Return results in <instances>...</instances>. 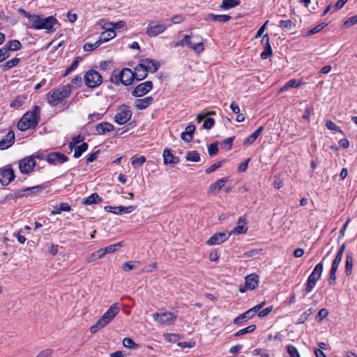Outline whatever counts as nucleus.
<instances>
[{
  "instance_id": "nucleus-1",
  "label": "nucleus",
  "mask_w": 357,
  "mask_h": 357,
  "mask_svg": "<svg viewBox=\"0 0 357 357\" xmlns=\"http://www.w3.org/2000/svg\"><path fill=\"white\" fill-rule=\"evenodd\" d=\"M40 121V107L34 106L33 109L25 113L17 123V128L21 131L34 129Z\"/></svg>"
},
{
  "instance_id": "nucleus-2",
  "label": "nucleus",
  "mask_w": 357,
  "mask_h": 357,
  "mask_svg": "<svg viewBox=\"0 0 357 357\" xmlns=\"http://www.w3.org/2000/svg\"><path fill=\"white\" fill-rule=\"evenodd\" d=\"M31 24L29 28L33 29H45L46 33L54 32L56 29L54 25L58 24V20L53 16L43 17L42 15H35L32 17Z\"/></svg>"
},
{
  "instance_id": "nucleus-3",
  "label": "nucleus",
  "mask_w": 357,
  "mask_h": 357,
  "mask_svg": "<svg viewBox=\"0 0 357 357\" xmlns=\"http://www.w3.org/2000/svg\"><path fill=\"white\" fill-rule=\"evenodd\" d=\"M71 93L70 84L63 85L56 89L51 90L47 94V101L52 107L58 105Z\"/></svg>"
},
{
  "instance_id": "nucleus-4",
  "label": "nucleus",
  "mask_w": 357,
  "mask_h": 357,
  "mask_svg": "<svg viewBox=\"0 0 357 357\" xmlns=\"http://www.w3.org/2000/svg\"><path fill=\"white\" fill-rule=\"evenodd\" d=\"M119 312L116 303L112 305L97 322L91 327V332L96 333L99 329L107 325Z\"/></svg>"
},
{
  "instance_id": "nucleus-5",
  "label": "nucleus",
  "mask_w": 357,
  "mask_h": 357,
  "mask_svg": "<svg viewBox=\"0 0 357 357\" xmlns=\"http://www.w3.org/2000/svg\"><path fill=\"white\" fill-rule=\"evenodd\" d=\"M136 76L137 73L132 71L131 68H122L121 70L116 74H115V70L114 71L111 77V81L116 85L121 83L127 86L132 84Z\"/></svg>"
},
{
  "instance_id": "nucleus-6",
  "label": "nucleus",
  "mask_w": 357,
  "mask_h": 357,
  "mask_svg": "<svg viewBox=\"0 0 357 357\" xmlns=\"http://www.w3.org/2000/svg\"><path fill=\"white\" fill-rule=\"evenodd\" d=\"M326 257V256L324 257L322 261L315 266L314 270L309 275L305 287V291L307 294L310 293L313 290L317 282L321 278L323 271V261L325 259Z\"/></svg>"
},
{
  "instance_id": "nucleus-7",
  "label": "nucleus",
  "mask_w": 357,
  "mask_h": 357,
  "mask_svg": "<svg viewBox=\"0 0 357 357\" xmlns=\"http://www.w3.org/2000/svg\"><path fill=\"white\" fill-rule=\"evenodd\" d=\"M84 82L89 88H96L102 83V77L99 73L91 68L85 73Z\"/></svg>"
},
{
  "instance_id": "nucleus-8",
  "label": "nucleus",
  "mask_w": 357,
  "mask_h": 357,
  "mask_svg": "<svg viewBox=\"0 0 357 357\" xmlns=\"http://www.w3.org/2000/svg\"><path fill=\"white\" fill-rule=\"evenodd\" d=\"M177 315L174 313L167 311L155 312L153 314L154 321L164 326L172 325Z\"/></svg>"
},
{
  "instance_id": "nucleus-9",
  "label": "nucleus",
  "mask_w": 357,
  "mask_h": 357,
  "mask_svg": "<svg viewBox=\"0 0 357 357\" xmlns=\"http://www.w3.org/2000/svg\"><path fill=\"white\" fill-rule=\"evenodd\" d=\"M131 116L132 112L129 107L126 105H122L119 108L114 116V120L115 122L119 125H123L131 119Z\"/></svg>"
},
{
  "instance_id": "nucleus-10",
  "label": "nucleus",
  "mask_w": 357,
  "mask_h": 357,
  "mask_svg": "<svg viewBox=\"0 0 357 357\" xmlns=\"http://www.w3.org/2000/svg\"><path fill=\"white\" fill-rule=\"evenodd\" d=\"M36 160L33 157H25L19 162V169L22 174H27L31 172L36 166Z\"/></svg>"
},
{
  "instance_id": "nucleus-11",
  "label": "nucleus",
  "mask_w": 357,
  "mask_h": 357,
  "mask_svg": "<svg viewBox=\"0 0 357 357\" xmlns=\"http://www.w3.org/2000/svg\"><path fill=\"white\" fill-rule=\"evenodd\" d=\"M15 177L13 169L10 166L0 168V183L8 185Z\"/></svg>"
},
{
  "instance_id": "nucleus-12",
  "label": "nucleus",
  "mask_w": 357,
  "mask_h": 357,
  "mask_svg": "<svg viewBox=\"0 0 357 357\" xmlns=\"http://www.w3.org/2000/svg\"><path fill=\"white\" fill-rule=\"evenodd\" d=\"M153 88V84L151 81H146L137 85L132 91V96L134 97H142L148 93Z\"/></svg>"
},
{
  "instance_id": "nucleus-13",
  "label": "nucleus",
  "mask_w": 357,
  "mask_h": 357,
  "mask_svg": "<svg viewBox=\"0 0 357 357\" xmlns=\"http://www.w3.org/2000/svg\"><path fill=\"white\" fill-rule=\"evenodd\" d=\"M46 160L50 164L56 165L67 162L68 158L62 153L52 152L47 155Z\"/></svg>"
},
{
  "instance_id": "nucleus-14",
  "label": "nucleus",
  "mask_w": 357,
  "mask_h": 357,
  "mask_svg": "<svg viewBox=\"0 0 357 357\" xmlns=\"http://www.w3.org/2000/svg\"><path fill=\"white\" fill-rule=\"evenodd\" d=\"M167 27L165 24H154L153 22H150L147 26L146 34L149 37H155L165 32Z\"/></svg>"
},
{
  "instance_id": "nucleus-15",
  "label": "nucleus",
  "mask_w": 357,
  "mask_h": 357,
  "mask_svg": "<svg viewBox=\"0 0 357 357\" xmlns=\"http://www.w3.org/2000/svg\"><path fill=\"white\" fill-rule=\"evenodd\" d=\"M231 233L218 232L213 234L206 242L208 245H220L226 241L230 236Z\"/></svg>"
},
{
  "instance_id": "nucleus-16",
  "label": "nucleus",
  "mask_w": 357,
  "mask_h": 357,
  "mask_svg": "<svg viewBox=\"0 0 357 357\" xmlns=\"http://www.w3.org/2000/svg\"><path fill=\"white\" fill-rule=\"evenodd\" d=\"M162 156L164 158V163L174 167L179 162V158L172 154L171 149H165L163 151Z\"/></svg>"
},
{
  "instance_id": "nucleus-17",
  "label": "nucleus",
  "mask_w": 357,
  "mask_h": 357,
  "mask_svg": "<svg viewBox=\"0 0 357 357\" xmlns=\"http://www.w3.org/2000/svg\"><path fill=\"white\" fill-rule=\"evenodd\" d=\"M248 227L246 226L245 216H241L237 222V226L235 227L229 233L231 234H241L246 233Z\"/></svg>"
},
{
  "instance_id": "nucleus-18",
  "label": "nucleus",
  "mask_w": 357,
  "mask_h": 357,
  "mask_svg": "<svg viewBox=\"0 0 357 357\" xmlns=\"http://www.w3.org/2000/svg\"><path fill=\"white\" fill-rule=\"evenodd\" d=\"M15 142V133L10 130L3 139L0 141V149L5 150L10 147Z\"/></svg>"
},
{
  "instance_id": "nucleus-19",
  "label": "nucleus",
  "mask_w": 357,
  "mask_h": 357,
  "mask_svg": "<svg viewBox=\"0 0 357 357\" xmlns=\"http://www.w3.org/2000/svg\"><path fill=\"white\" fill-rule=\"evenodd\" d=\"M229 181L227 177H223L218 179L216 182L210 185L208 188V193L216 195L218 192Z\"/></svg>"
},
{
  "instance_id": "nucleus-20",
  "label": "nucleus",
  "mask_w": 357,
  "mask_h": 357,
  "mask_svg": "<svg viewBox=\"0 0 357 357\" xmlns=\"http://www.w3.org/2000/svg\"><path fill=\"white\" fill-rule=\"evenodd\" d=\"M258 275L251 274L245 277V288L250 290L255 289L259 284Z\"/></svg>"
},
{
  "instance_id": "nucleus-21",
  "label": "nucleus",
  "mask_w": 357,
  "mask_h": 357,
  "mask_svg": "<svg viewBox=\"0 0 357 357\" xmlns=\"http://www.w3.org/2000/svg\"><path fill=\"white\" fill-rule=\"evenodd\" d=\"M153 101L152 96H148L144 98L136 99L135 105L137 109L142 110L146 109Z\"/></svg>"
},
{
  "instance_id": "nucleus-22",
  "label": "nucleus",
  "mask_w": 357,
  "mask_h": 357,
  "mask_svg": "<svg viewBox=\"0 0 357 357\" xmlns=\"http://www.w3.org/2000/svg\"><path fill=\"white\" fill-rule=\"evenodd\" d=\"M189 35H185V45L188 46L189 48L192 49L197 53H200L204 50V45L203 43L199 41L196 43H194L192 40H190Z\"/></svg>"
},
{
  "instance_id": "nucleus-23",
  "label": "nucleus",
  "mask_w": 357,
  "mask_h": 357,
  "mask_svg": "<svg viewBox=\"0 0 357 357\" xmlns=\"http://www.w3.org/2000/svg\"><path fill=\"white\" fill-rule=\"evenodd\" d=\"M123 241L118 242L115 244L108 245L105 248H100L99 253L101 255H105L106 254L114 253L117 251L119 248L123 246Z\"/></svg>"
},
{
  "instance_id": "nucleus-24",
  "label": "nucleus",
  "mask_w": 357,
  "mask_h": 357,
  "mask_svg": "<svg viewBox=\"0 0 357 357\" xmlns=\"http://www.w3.org/2000/svg\"><path fill=\"white\" fill-rule=\"evenodd\" d=\"M195 127L194 125H192V124L188 125L185 128V131L181 133V139L186 142H191L192 139V137H193V134L195 132Z\"/></svg>"
},
{
  "instance_id": "nucleus-25",
  "label": "nucleus",
  "mask_w": 357,
  "mask_h": 357,
  "mask_svg": "<svg viewBox=\"0 0 357 357\" xmlns=\"http://www.w3.org/2000/svg\"><path fill=\"white\" fill-rule=\"evenodd\" d=\"M114 128V126L108 122H102L96 126V131L100 135H105L107 132H112Z\"/></svg>"
},
{
  "instance_id": "nucleus-26",
  "label": "nucleus",
  "mask_w": 357,
  "mask_h": 357,
  "mask_svg": "<svg viewBox=\"0 0 357 357\" xmlns=\"http://www.w3.org/2000/svg\"><path fill=\"white\" fill-rule=\"evenodd\" d=\"M162 63L155 59H142L137 67H160Z\"/></svg>"
},
{
  "instance_id": "nucleus-27",
  "label": "nucleus",
  "mask_w": 357,
  "mask_h": 357,
  "mask_svg": "<svg viewBox=\"0 0 357 357\" xmlns=\"http://www.w3.org/2000/svg\"><path fill=\"white\" fill-rule=\"evenodd\" d=\"M116 36V33L112 29L107 27L106 30L101 33L98 40L101 41V44L114 38Z\"/></svg>"
},
{
  "instance_id": "nucleus-28",
  "label": "nucleus",
  "mask_w": 357,
  "mask_h": 357,
  "mask_svg": "<svg viewBox=\"0 0 357 357\" xmlns=\"http://www.w3.org/2000/svg\"><path fill=\"white\" fill-rule=\"evenodd\" d=\"M264 130V127L261 126L258 129H257L254 132H252L250 136H248L243 142L244 145L248 146L251 145L257 138L261 135V132Z\"/></svg>"
},
{
  "instance_id": "nucleus-29",
  "label": "nucleus",
  "mask_w": 357,
  "mask_h": 357,
  "mask_svg": "<svg viewBox=\"0 0 357 357\" xmlns=\"http://www.w3.org/2000/svg\"><path fill=\"white\" fill-rule=\"evenodd\" d=\"M158 69V68H134L135 70L133 72L137 73V76L135 79L142 80L146 77L149 71L151 73H155Z\"/></svg>"
},
{
  "instance_id": "nucleus-30",
  "label": "nucleus",
  "mask_w": 357,
  "mask_h": 357,
  "mask_svg": "<svg viewBox=\"0 0 357 357\" xmlns=\"http://www.w3.org/2000/svg\"><path fill=\"white\" fill-rule=\"evenodd\" d=\"M22 45L17 40H13L8 41L6 45L3 47L6 50L8 54H10V51H16L21 48Z\"/></svg>"
},
{
  "instance_id": "nucleus-31",
  "label": "nucleus",
  "mask_w": 357,
  "mask_h": 357,
  "mask_svg": "<svg viewBox=\"0 0 357 357\" xmlns=\"http://www.w3.org/2000/svg\"><path fill=\"white\" fill-rule=\"evenodd\" d=\"M102 198L98 195V193H93L90 196L87 197L82 201V204L84 205H92L101 202Z\"/></svg>"
},
{
  "instance_id": "nucleus-32",
  "label": "nucleus",
  "mask_w": 357,
  "mask_h": 357,
  "mask_svg": "<svg viewBox=\"0 0 357 357\" xmlns=\"http://www.w3.org/2000/svg\"><path fill=\"white\" fill-rule=\"evenodd\" d=\"M240 0H223L220 8L222 10H229L240 4Z\"/></svg>"
},
{
  "instance_id": "nucleus-33",
  "label": "nucleus",
  "mask_w": 357,
  "mask_h": 357,
  "mask_svg": "<svg viewBox=\"0 0 357 357\" xmlns=\"http://www.w3.org/2000/svg\"><path fill=\"white\" fill-rule=\"evenodd\" d=\"M135 208H136V206H115L114 211H113V213L116 214V215H121V214H123V213H130L132 212Z\"/></svg>"
},
{
  "instance_id": "nucleus-34",
  "label": "nucleus",
  "mask_w": 357,
  "mask_h": 357,
  "mask_svg": "<svg viewBox=\"0 0 357 357\" xmlns=\"http://www.w3.org/2000/svg\"><path fill=\"white\" fill-rule=\"evenodd\" d=\"M208 18L213 21L225 23L228 22L231 17L228 15H215L211 13L208 15Z\"/></svg>"
},
{
  "instance_id": "nucleus-35",
  "label": "nucleus",
  "mask_w": 357,
  "mask_h": 357,
  "mask_svg": "<svg viewBox=\"0 0 357 357\" xmlns=\"http://www.w3.org/2000/svg\"><path fill=\"white\" fill-rule=\"evenodd\" d=\"M353 256L352 253H347L346 255V261H345V273L347 275H350L351 274L352 268H353Z\"/></svg>"
},
{
  "instance_id": "nucleus-36",
  "label": "nucleus",
  "mask_w": 357,
  "mask_h": 357,
  "mask_svg": "<svg viewBox=\"0 0 357 357\" xmlns=\"http://www.w3.org/2000/svg\"><path fill=\"white\" fill-rule=\"evenodd\" d=\"M250 312H251V311L247 310L244 313H243V314H240L239 316H238L237 317H236L234 319L233 323L234 324H241L243 323L245 320L250 319L251 318H252V316L250 314Z\"/></svg>"
},
{
  "instance_id": "nucleus-37",
  "label": "nucleus",
  "mask_w": 357,
  "mask_h": 357,
  "mask_svg": "<svg viewBox=\"0 0 357 357\" xmlns=\"http://www.w3.org/2000/svg\"><path fill=\"white\" fill-rule=\"evenodd\" d=\"M300 84L301 83L298 82V80L292 79L286 82L285 84L280 89L279 91L284 92L289 88H298Z\"/></svg>"
},
{
  "instance_id": "nucleus-38",
  "label": "nucleus",
  "mask_w": 357,
  "mask_h": 357,
  "mask_svg": "<svg viewBox=\"0 0 357 357\" xmlns=\"http://www.w3.org/2000/svg\"><path fill=\"white\" fill-rule=\"evenodd\" d=\"M88 144L86 142L82 143L79 146H75V152L73 156L75 158H79L82 154L85 152L88 149Z\"/></svg>"
},
{
  "instance_id": "nucleus-39",
  "label": "nucleus",
  "mask_w": 357,
  "mask_h": 357,
  "mask_svg": "<svg viewBox=\"0 0 357 357\" xmlns=\"http://www.w3.org/2000/svg\"><path fill=\"white\" fill-rule=\"evenodd\" d=\"M146 162V158L144 155L139 157L134 155L131 158V163L134 167L142 166Z\"/></svg>"
},
{
  "instance_id": "nucleus-40",
  "label": "nucleus",
  "mask_w": 357,
  "mask_h": 357,
  "mask_svg": "<svg viewBox=\"0 0 357 357\" xmlns=\"http://www.w3.org/2000/svg\"><path fill=\"white\" fill-rule=\"evenodd\" d=\"M140 266V262L138 261H128L126 262L122 266V269L124 271H130L133 269L137 268Z\"/></svg>"
},
{
  "instance_id": "nucleus-41",
  "label": "nucleus",
  "mask_w": 357,
  "mask_h": 357,
  "mask_svg": "<svg viewBox=\"0 0 357 357\" xmlns=\"http://www.w3.org/2000/svg\"><path fill=\"white\" fill-rule=\"evenodd\" d=\"M185 159L187 161L199 162L200 160L199 153L197 151H188Z\"/></svg>"
},
{
  "instance_id": "nucleus-42",
  "label": "nucleus",
  "mask_w": 357,
  "mask_h": 357,
  "mask_svg": "<svg viewBox=\"0 0 357 357\" xmlns=\"http://www.w3.org/2000/svg\"><path fill=\"white\" fill-rule=\"evenodd\" d=\"M44 188H45V185H36V186H33V187H30V188H26L22 189V190H24L25 195H26V193L36 194V193L43 191L44 190Z\"/></svg>"
},
{
  "instance_id": "nucleus-43",
  "label": "nucleus",
  "mask_w": 357,
  "mask_h": 357,
  "mask_svg": "<svg viewBox=\"0 0 357 357\" xmlns=\"http://www.w3.org/2000/svg\"><path fill=\"white\" fill-rule=\"evenodd\" d=\"M100 45H101V41L98 40H96L95 43H86L83 46V49L86 52H90V51L95 50L96 48L99 47Z\"/></svg>"
},
{
  "instance_id": "nucleus-44",
  "label": "nucleus",
  "mask_w": 357,
  "mask_h": 357,
  "mask_svg": "<svg viewBox=\"0 0 357 357\" xmlns=\"http://www.w3.org/2000/svg\"><path fill=\"white\" fill-rule=\"evenodd\" d=\"M255 328H256V325L252 324L245 328H243V329L238 331L234 335V337H238V336H241V335H245V334H247L249 333H252L255 330Z\"/></svg>"
},
{
  "instance_id": "nucleus-45",
  "label": "nucleus",
  "mask_w": 357,
  "mask_h": 357,
  "mask_svg": "<svg viewBox=\"0 0 357 357\" xmlns=\"http://www.w3.org/2000/svg\"><path fill=\"white\" fill-rule=\"evenodd\" d=\"M312 308H310L307 310L305 311L300 315V317L296 324H303L308 319V317L312 314Z\"/></svg>"
},
{
  "instance_id": "nucleus-46",
  "label": "nucleus",
  "mask_w": 357,
  "mask_h": 357,
  "mask_svg": "<svg viewBox=\"0 0 357 357\" xmlns=\"http://www.w3.org/2000/svg\"><path fill=\"white\" fill-rule=\"evenodd\" d=\"M279 26L286 30H291L294 26V24L291 20H282L279 22Z\"/></svg>"
},
{
  "instance_id": "nucleus-47",
  "label": "nucleus",
  "mask_w": 357,
  "mask_h": 357,
  "mask_svg": "<svg viewBox=\"0 0 357 357\" xmlns=\"http://www.w3.org/2000/svg\"><path fill=\"white\" fill-rule=\"evenodd\" d=\"M123 344L125 347L128 349H137L139 347V345L133 342L131 338L125 337L123 340Z\"/></svg>"
},
{
  "instance_id": "nucleus-48",
  "label": "nucleus",
  "mask_w": 357,
  "mask_h": 357,
  "mask_svg": "<svg viewBox=\"0 0 357 357\" xmlns=\"http://www.w3.org/2000/svg\"><path fill=\"white\" fill-rule=\"evenodd\" d=\"M100 251V249H99L98 250H97V251L93 252L92 254H91L86 258V261L88 263H91V262L95 261L97 259H102L105 255H101L100 256V254L99 253Z\"/></svg>"
},
{
  "instance_id": "nucleus-49",
  "label": "nucleus",
  "mask_w": 357,
  "mask_h": 357,
  "mask_svg": "<svg viewBox=\"0 0 357 357\" xmlns=\"http://www.w3.org/2000/svg\"><path fill=\"white\" fill-rule=\"evenodd\" d=\"M252 356H260L261 357H270L268 351L264 349L257 348L252 351Z\"/></svg>"
},
{
  "instance_id": "nucleus-50",
  "label": "nucleus",
  "mask_w": 357,
  "mask_h": 357,
  "mask_svg": "<svg viewBox=\"0 0 357 357\" xmlns=\"http://www.w3.org/2000/svg\"><path fill=\"white\" fill-rule=\"evenodd\" d=\"M287 349L290 357H300V354L298 353V349L294 345H287Z\"/></svg>"
},
{
  "instance_id": "nucleus-51",
  "label": "nucleus",
  "mask_w": 357,
  "mask_h": 357,
  "mask_svg": "<svg viewBox=\"0 0 357 357\" xmlns=\"http://www.w3.org/2000/svg\"><path fill=\"white\" fill-rule=\"evenodd\" d=\"M24 190H19L15 191L13 194H9L5 197L6 200H11L14 198L22 197L24 196Z\"/></svg>"
},
{
  "instance_id": "nucleus-52",
  "label": "nucleus",
  "mask_w": 357,
  "mask_h": 357,
  "mask_svg": "<svg viewBox=\"0 0 357 357\" xmlns=\"http://www.w3.org/2000/svg\"><path fill=\"white\" fill-rule=\"evenodd\" d=\"M326 126L328 130H334L343 134V132L341 130V128L339 126H336L335 123L331 120H328L326 122Z\"/></svg>"
},
{
  "instance_id": "nucleus-53",
  "label": "nucleus",
  "mask_w": 357,
  "mask_h": 357,
  "mask_svg": "<svg viewBox=\"0 0 357 357\" xmlns=\"http://www.w3.org/2000/svg\"><path fill=\"white\" fill-rule=\"evenodd\" d=\"M84 140V137L81 135H78L77 136H75L73 137L72 141L69 143V146L72 149L75 146H77V144L82 142Z\"/></svg>"
},
{
  "instance_id": "nucleus-54",
  "label": "nucleus",
  "mask_w": 357,
  "mask_h": 357,
  "mask_svg": "<svg viewBox=\"0 0 357 357\" xmlns=\"http://www.w3.org/2000/svg\"><path fill=\"white\" fill-rule=\"evenodd\" d=\"M218 150H219V149H218V145L217 142L211 144L208 146V155L211 157L215 155L218 152Z\"/></svg>"
},
{
  "instance_id": "nucleus-55",
  "label": "nucleus",
  "mask_w": 357,
  "mask_h": 357,
  "mask_svg": "<svg viewBox=\"0 0 357 357\" xmlns=\"http://www.w3.org/2000/svg\"><path fill=\"white\" fill-rule=\"evenodd\" d=\"M357 24V15L349 17L344 23L346 28H349L353 25Z\"/></svg>"
},
{
  "instance_id": "nucleus-56",
  "label": "nucleus",
  "mask_w": 357,
  "mask_h": 357,
  "mask_svg": "<svg viewBox=\"0 0 357 357\" xmlns=\"http://www.w3.org/2000/svg\"><path fill=\"white\" fill-rule=\"evenodd\" d=\"M328 310L325 308L321 309L317 314L316 315V320L319 322L323 321V319L328 315Z\"/></svg>"
},
{
  "instance_id": "nucleus-57",
  "label": "nucleus",
  "mask_w": 357,
  "mask_h": 357,
  "mask_svg": "<svg viewBox=\"0 0 357 357\" xmlns=\"http://www.w3.org/2000/svg\"><path fill=\"white\" fill-rule=\"evenodd\" d=\"M214 124H215V120L213 118H211V117L206 118L204 122L202 128L204 129L209 130L214 126Z\"/></svg>"
},
{
  "instance_id": "nucleus-58",
  "label": "nucleus",
  "mask_w": 357,
  "mask_h": 357,
  "mask_svg": "<svg viewBox=\"0 0 357 357\" xmlns=\"http://www.w3.org/2000/svg\"><path fill=\"white\" fill-rule=\"evenodd\" d=\"M272 48L271 45L264 47V51L261 53L260 56L262 59H266L272 54Z\"/></svg>"
},
{
  "instance_id": "nucleus-59",
  "label": "nucleus",
  "mask_w": 357,
  "mask_h": 357,
  "mask_svg": "<svg viewBox=\"0 0 357 357\" xmlns=\"http://www.w3.org/2000/svg\"><path fill=\"white\" fill-rule=\"evenodd\" d=\"M164 337L167 342H172V343L176 342L179 339L178 335L176 334H174V333L165 334Z\"/></svg>"
},
{
  "instance_id": "nucleus-60",
  "label": "nucleus",
  "mask_w": 357,
  "mask_h": 357,
  "mask_svg": "<svg viewBox=\"0 0 357 357\" xmlns=\"http://www.w3.org/2000/svg\"><path fill=\"white\" fill-rule=\"evenodd\" d=\"M327 25V24L326 23H321L317 26H316L315 27L312 28V29H310L309 31H308V35H312V34H314V33H317L318 32H319L320 31H321Z\"/></svg>"
},
{
  "instance_id": "nucleus-61",
  "label": "nucleus",
  "mask_w": 357,
  "mask_h": 357,
  "mask_svg": "<svg viewBox=\"0 0 357 357\" xmlns=\"http://www.w3.org/2000/svg\"><path fill=\"white\" fill-rule=\"evenodd\" d=\"M223 160L222 161H219L216 163H214L213 165H212L211 167H209L208 168H207L206 169V174H211L213 172H214L215 169H217L218 168H219L220 167L222 166V163H223Z\"/></svg>"
},
{
  "instance_id": "nucleus-62",
  "label": "nucleus",
  "mask_w": 357,
  "mask_h": 357,
  "mask_svg": "<svg viewBox=\"0 0 357 357\" xmlns=\"http://www.w3.org/2000/svg\"><path fill=\"white\" fill-rule=\"evenodd\" d=\"M109 25L111 26L112 30L119 29L125 26L126 23L123 21H119L115 23L109 22Z\"/></svg>"
},
{
  "instance_id": "nucleus-63",
  "label": "nucleus",
  "mask_w": 357,
  "mask_h": 357,
  "mask_svg": "<svg viewBox=\"0 0 357 357\" xmlns=\"http://www.w3.org/2000/svg\"><path fill=\"white\" fill-rule=\"evenodd\" d=\"M22 105H23V100L20 97H17L13 101L11 102L10 107H15V108H19L21 106H22Z\"/></svg>"
},
{
  "instance_id": "nucleus-64",
  "label": "nucleus",
  "mask_w": 357,
  "mask_h": 357,
  "mask_svg": "<svg viewBox=\"0 0 357 357\" xmlns=\"http://www.w3.org/2000/svg\"><path fill=\"white\" fill-rule=\"evenodd\" d=\"M82 82V79L81 77H79L78 75L75 77L74 78H73L71 80L72 86L75 88L80 86Z\"/></svg>"
}]
</instances>
